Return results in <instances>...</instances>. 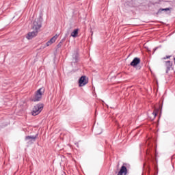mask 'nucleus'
I'll list each match as a JSON object with an SVG mask.
<instances>
[{
  "label": "nucleus",
  "mask_w": 175,
  "mask_h": 175,
  "mask_svg": "<svg viewBox=\"0 0 175 175\" xmlns=\"http://www.w3.org/2000/svg\"><path fill=\"white\" fill-rule=\"evenodd\" d=\"M31 139L32 140H36V137H35V136H27V137H25V140H31Z\"/></svg>",
  "instance_id": "f8f14e48"
},
{
  "label": "nucleus",
  "mask_w": 175,
  "mask_h": 175,
  "mask_svg": "<svg viewBox=\"0 0 175 175\" xmlns=\"http://www.w3.org/2000/svg\"><path fill=\"white\" fill-rule=\"evenodd\" d=\"M159 111V109H155L154 110V111L152 113V115L150 116L151 120H155V117H157Z\"/></svg>",
  "instance_id": "6e6552de"
},
{
  "label": "nucleus",
  "mask_w": 175,
  "mask_h": 175,
  "mask_svg": "<svg viewBox=\"0 0 175 175\" xmlns=\"http://www.w3.org/2000/svg\"><path fill=\"white\" fill-rule=\"evenodd\" d=\"M40 28H42V25L36 21H34L32 27L33 31L27 33V36H26L27 39L30 40V39H33V38L37 36L38 33H39V29H40Z\"/></svg>",
  "instance_id": "f257e3e1"
},
{
  "label": "nucleus",
  "mask_w": 175,
  "mask_h": 175,
  "mask_svg": "<svg viewBox=\"0 0 175 175\" xmlns=\"http://www.w3.org/2000/svg\"><path fill=\"white\" fill-rule=\"evenodd\" d=\"M77 35H79V29H75L72 33L70 36L72 38H77Z\"/></svg>",
  "instance_id": "1a4fd4ad"
},
{
  "label": "nucleus",
  "mask_w": 175,
  "mask_h": 175,
  "mask_svg": "<svg viewBox=\"0 0 175 175\" xmlns=\"http://www.w3.org/2000/svg\"><path fill=\"white\" fill-rule=\"evenodd\" d=\"M79 57L77 56V54L73 56V59L75 62H77Z\"/></svg>",
  "instance_id": "4468645a"
},
{
  "label": "nucleus",
  "mask_w": 175,
  "mask_h": 175,
  "mask_svg": "<svg viewBox=\"0 0 175 175\" xmlns=\"http://www.w3.org/2000/svg\"><path fill=\"white\" fill-rule=\"evenodd\" d=\"M85 84H88V79L85 76H83L79 79V87H84Z\"/></svg>",
  "instance_id": "20e7f679"
},
{
  "label": "nucleus",
  "mask_w": 175,
  "mask_h": 175,
  "mask_svg": "<svg viewBox=\"0 0 175 175\" xmlns=\"http://www.w3.org/2000/svg\"><path fill=\"white\" fill-rule=\"evenodd\" d=\"M172 62L170 61L165 62V66L168 70L172 68Z\"/></svg>",
  "instance_id": "9d476101"
},
{
  "label": "nucleus",
  "mask_w": 175,
  "mask_h": 175,
  "mask_svg": "<svg viewBox=\"0 0 175 175\" xmlns=\"http://www.w3.org/2000/svg\"><path fill=\"white\" fill-rule=\"evenodd\" d=\"M43 94H44V88H41L38 89L32 98L33 102H39L42 99V96H43Z\"/></svg>",
  "instance_id": "f03ea898"
},
{
  "label": "nucleus",
  "mask_w": 175,
  "mask_h": 175,
  "mask_svg": "<svg viewBox=\"0 0 175 175\" xmlns=\"http://www.w3.org/2000/svg\"><path fill=\"white\" fill-rule=\"evenodd\" d=\"M64 42H65V38H63L60 42L57 44V47H61V46H62V43H64Z\"/></svg>",
  "instance_id": "ddd939ff"
},
{
  "label": "nucleus",
  "mask_w": 175,
  "mask_h": 175,
  "mask_svg": "<svg viewBox=\"0 0 175 175\" xmlns=\"http://www.w3.org/2000/svg\"><path fill=\"white\" fill-rule=\"evenodd\" d=\"M57 39H58V35L56 34L55 36H53V37L51 39V40H49V41L46 42V45L47 46H51V44H53V43H55V40H57Z\"/></svg>",
  "instance_id": "423d86ee"
},
{
  "label": "nucleus",
  "mask_w": 175,
  "mask_h": 175,
  "mask_svg": "<svg viewBox=\"0 0 175 175\" xmlns=\"http://www.w3.org/2000/svg\"><path fill=\"white\" fill-rule=\"evenodd\" d=\"M166 58H170V56H167L166 57H164V59H166Z\"/></svg>",
  "instance_id": "2eb2a0df"
},
{
  "label": "nucleus",
  "mask_w": 175,
  "mask_h": 175,
  "mask_svg": "<svg viewBox=\"0 0 175 175\" xmlns=\"http://www.w3.org/2000/svg\"><path fill=\"white\" fill-rule=\"evenodd\" d=\"M42 110H43V104H37L33 107L31 114L32 116H38L41 113Z\"/></svg>",
  "instance_id": "7ed1b4c3"
},
{
  "label": "nucleus",
  "mask_w": 175,
  "mask_h": 175,
  "mask_svg": "<svg viewBox=\"0 0 175 175\" xmlns=\"http://www.w3.org/2000/svg\"><path fill=\"white\" fill-rule=\"evenodd\" d=\"M139 64H140V58L135 57L133 60L131 62L130 65L131 66H133V68H136V66H137Z\"/></svg>",
  "instance_id": "39448f33"
},
{
  "label": "nucleus",
  "mask_w": 175,
  "mask_h": 175,
  "mask_svg": "<svg viewBox=\"0 0 175 175\" xmlns=\"http://www.w3.org/2000/svg\"><path fill=\"white\" fill-rule=\"evenodd\" d=\"M167 10H170L169 8H162V9H159L157 14H159L161 13H162V12H167Z\"/></svg>",
  "instance_id": "9b49d317"
},
{
  "label": "nucleus",
  "mask_w": 175,
  "mask_h": 175,
  "mask_svg": "<svg viewBox=\"0 0 175 175\" xmlns=\"http://www.w3.org/2000/svg\"><path fill=\"white\" fill-rule=\"evenodd\" d=\"M126 172H127L126 167L124 165H122L118 175H126Z\"/></svg>",
  "instance_id": "0eeeda50"
}]
</instances>
